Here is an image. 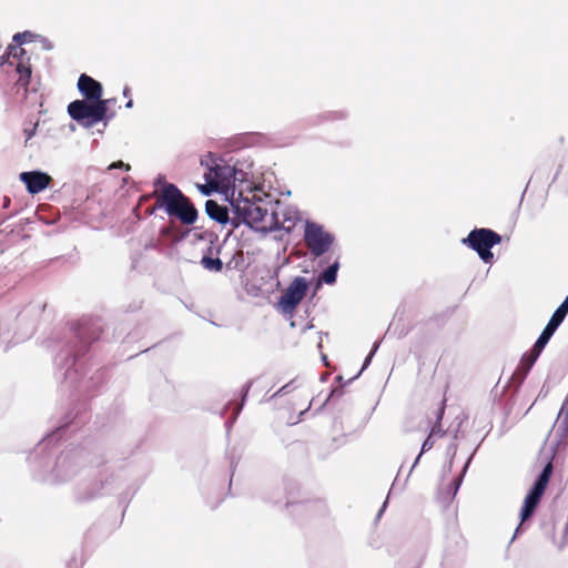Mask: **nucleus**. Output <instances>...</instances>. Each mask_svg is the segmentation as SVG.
Returning a JSON list of instances; mask_svg holds the SVG:
<instances>
[{"label": "nucleus", "mask_w": 568, "mask_h": 568, "mask_svg": "<svg viewBox=\"0 0 568 568\" xmlns=\"http://www.w3.org/2000/svg\"><path fill=\"white\" fill-rule=\"evenodd\" d=\"M78 90L79 92L81 93V95H83L85 98V100H89V101H99V100H103L102 99V94H103V88H102V84L100 82H98L97 80H94L93 78L87 75V74H81L78 79Z\"/></svg>", "instance_id": "f8f14e48"}, {"label": "nucleus", "mask_w": 568, "mask_h": 568, "mask_svg": "<svg viewBox=\"0 0 568 568\" xmlns=\"http://www.w3.org/2000/svg\"><path fill=\"white\" fill-rule=\"evenodd\" d=\"M552 471V466L548 463L538 478L536 479L534 486L530 488L528 494L524 499V505L520 510V523L526 521L534 513L536 506L538 505L550 478Z\"/></svg>", "instance_id": "39448f33"}, {"label": "nucleus", "mask_w": 568, "mask_h": 568, "mask_svg": "<svg viewBox=\"0 0 568 568\" xmlns=\"http://www.w3.org/2000/svg\"><path fill=\"white\" fill-rule=\"evenodd\" d=\"M204 268L212 272H220L223 267V263L220 258L206 257L204 256L201 261Z\"/></svg>", "instance_id": "2eb2a0df"}, {"label": "nucleus", "mask_w": 568, "mask_h": 568, "mask_svg": "<svg viewBox=\"0 0 568 568\" xmlns=\"http://www.w3.org/2000/svg\"><path fill=\"white\" fill-rule=\"evenodd\" d=\"M231 197L227 200L230 209L237 219L235 226L243 223L246 224L248 214L257 206V201H252L248 196H244L242 191H237L235 194L231 193Z\"/></svg>", "instance_id": "9d476101"}, {"label": "nucleus", "mask_w": 568, "mask_h": 568, "mask_svg": "<svg viewBox=\"0 0 568 568\" xmlns=\"http://www.w3.org/2000/svg\"><path fill=\"white\" fill-rule=\"evenodd\" d=\"M538 356H539V354L537 355V349L534 347V354L528 358L529 367L535 363V361L537 359Z\"/></svg>", "instance_id": "412c9836"}, {"label": "nucleus", "mask_w": 568, "mask_h": 568, "mask_svg": "<svg viewBox=\"0 0 568 568\" xmlns=\"http://www.w3.org/2000/svg\"><path fill=\"white\" fill-rule=\"evenodd\" d=\"M236 170L234 166L229 164H215L210 166L207 172L204 173V180L210 181L214 184L219 192L227 201L231 197V193L235 194V178Z\"/></svg>", "instance_id": "20e7f679"}, {"label": "nucleus", "mask_w": 568, "mask_h": 568, "mask_svg": "<svg viewBox=\"0 0 568 568\" xmlns=\"http://www.w3.org/2000/svg\"><path fill=\"white\" fill-rule=\"evenodd\" d=\"M376 349H377V345H375V347L372 351V353L366 357V359L364 362V365H363L361 372L358 373V375L368 366V364L371 363L372 357H373L374 353L376 352Z\"/></svg>", "instance_id": "6ab92c4d"}, {"label": "nucleus", "mask_w": 568, "mask_h": 568, "mask_svg": "<svg viewBox=\"0 0 568 568\" xmlns=\"http://www.w3.org/2000/svg\"><path fill=\"white\" fill-rule=\"evenodd\" d=\"M338 266V263L335 262L327 270H325L322 274V281L326 284H333L336 281Z\"/></svg>", "instance_id": "dca6fc26"}, {"label": "nucleus", "mask_w": 568, "mask_h": 568, "mask_svg": "<svg viewBox=\"0 0 568 568\" xmlns=\"http://www.w3.org/2000/svg\"><path fill=\"white\" fill-rule=\"evenodd\" d=\"M128 92H129V90H128V89H124V90H123V95H124V97H128Z\"/></svg>", "instance_id": "b1692460"}, {"label": "nucleus", "mask_w": 568, "mask_h": 568, "mask_svg": "<svg viewBox=\"0 0 568 568\" xmlns=\"http://www.w3.org/2000/svg\"><path fill=\"white\" fill-rule=\"evenodd\" d=\"M109 100L89 101L75 100L68 105L69 115L80 122L84 128H92L103 121L106 114Z\"/></svg>", "instance_id": "f03ea898"}, {"label": "nucleus", "mask_w": 568, "mask_h": 568, "mask_svg": "<svg viewBox=\"0 0 568 568\" xmlns=\"http://www.w3.org/2000/svg\"><path fill=\"white\" fill-rule=\"evenodd\" d=\"M307 282L304 277H295L277 303L278 310L284 314L292 313L304 298Z\"/></svg>", "instance_id": "6e6552de"}, {"label": "nucleus", "mask_w": 568, "mask_h": 568, "mask_svg": "<svg viewBox=\"0 0 568 568\" xmlns=\"http://www.w3.org/2000/svg\"><path fill=\"white\" fill-rule=\"evenodd\" d=\"M304 240L311 252L321 256L326 253L333 244L334 237L317 223L306 221L304 226Z\"/></svg>", "instance_id": "423d86ee"}, {"label": "nucleus", "mask_w": 568, "mask_h": 568, "mask_svg": "<svg viewBox=\"0 0 568 568\" xmlns=\"http://www.w3.org/2000/svg\"><path fill=\"white\" fill-rule=\"evenodd\" d=\"M133 106V101L132 100H129L126 103H125V108L126 109H131Z\"/></svg>", "instance_id": "5701e85b"}, {"label": "nucleus", "mask_w": 568, "mask_h": 568, "mask_svg": "<svg viewBox=\"0 0 568 568\" xmlns=\"http://www.w3.org/2000/svg\"><path fill=\"white\" fill-rule=\"evenodd\" d=\"M160 199L161 205L169 215L178 216L184 224H193L196 221V209L174 184L164 183Z\"/></svg>", "instance_id": "f257e3e1"}, {"label": "nucleus", "mask_w": 568, "mask_h": 568, "mask_svg": "<svg viewBox=\"0 0 568 568\" xmlns=\"http://www.w3.org/2000/svg\"><path fill=\"white\" fill-rule=\"evenodd\" d=\"M521 524H523V523L518 524V527H516V530H517V531L519 530V527H521Z\"/></svg>", "instance_id": "393cba45"}, {"label": "nucleus", "mask_w": 568, "mask_h": 568, "mask_svg": "<svg viewBox=\"0 0 568 568\" xmlns=\"http://www.w3.org/2000/svg\"><path fill=\"white\" fill-rule=\"evenodd\" d=\"M112 169H125L126 171H129L130 165L123 163L122 161H118V162H113L112 164H110L109 170H112Z\"/></svg>", "instance_id": "a211bd4d"}, {"label": "nucleus", "mask_w": 568, "mask_h": 568, "mask_svg": "<svg viewBox=\"0 0 568 568\" xmlns=\"http://www.w3.org/2000/svg\"><path fill=\"white\" fill-rule=\"evenodd\" d=\"M568 313V295L564 300V302L557 307V310L551 315L549 322L546 327L539 335L538 339L535 343V348L537 349V355L540 354L542 348L546 346L550 337L554 335L558 326L565 320Z\"/></svg>", "instance_id": "1a4fd4ad"}, {"label": "nucleus", "mask_w": 568, "mask_h": 568, "mask_svg": "<svg viewBox=\"0 0 568 568\" xmlns=\"http://www.w3.org/2000/svg\"><path fill=\"white\" fill-rule=\"evenodd\" d=\"M433 446V443L429 439H426L422 445V452L430 449Z\"/></svg>", "instance_id": "4be33fe9"}, {"label": "nucleus", "mask_w": 568, "mask_h": 568, "mask_svg": "<svg viewBox=\"0 0 568 568\" xmlns=\"http://www.w3.org/2000/svg\"><path fill=\"white\" fill-rule=\"evenodd\" d=\"M565 410H566V415L568 416V405L566 406Z\"/></svg>", "instance_id": "bb28decb"}, {"label": "nucleus", "mask_w": 568, "mask_h": 568, "mask_svg": "<svg viewBox=\"0 0 568 568\" xmlns=\"http://www.w3.org/2000/svg\"><path fill=\"white\" fill-rule=\"evenodd\" d=\"M9 63L11 65H16V70L19 74V82L22 85H27L29 83V79L31 77V68L28 64H24L22 62L14 63V61L9 60Z\"/></svg>", "instance_id": "4468645a"}, {"label": "nucleus", "mask_w": 568, "mask_h": 568, "mask_svg": "<svg viewBox=\"0 0 568 568\" xmlns=\"http://www.w3.org/2000/svg\"><path fill=\"white\" fill-rule=\"evenodd\" d=\"M205 211H206V214L210 216V219H212L219 223L224 224L229 220L227 210L220 206L214 201L210 200L205 203Z\"/></svg>", "instance_id": "ddd939ff"}, {"label": "nucleus", "mask_w": 568, "mask_h": 568, "mask_svg": "<svg viewBox=\"0 0 568 568\" xmlns=\"http://www.w3.org/2000/svg\"><path fill=\"white\" fill-rule=\"evenodd\" d=\"M29 34L28 33H17L14 37H13V40L18 43H23L26 38L28 37Z\"/></svg>", "instance_id": "aec40b11"}, {"label": "nucleus", "mask_w": 568, "mask_h": 568, "mask_svg": "<svg viewBox=\"0 0 568 568\" xmlns=\"http://www.w3.org/2000/svg\"><path fill=\"white\" fill-rule=\"evenodd\" d=\"M248 227L256 232L267 233L280 229L278 220L273 212H268L266 205L261 199L258 204L247 216L246 224Z\"/></svg>", "instance_id": "0eeeda50"}, {"label": "nucleus", "mask_w": 568, "mask_h": 568, "mask_svg": "<svg viewBox=\"0 0 568 568\" xmlns=\"http://www.w3.org/2000/svg\"><path fill=\"white\" fill-rule=\"evenodd\" d=\"M20 181L30 194H38L50 185L51 176L41 171H29L20 174Z\"/></svg>", "instance_id": "9b49d317"}, {"label": "nucleus", "mask_w": 568, "mask_h": 568, "mask_svg": "<svg viewBox=\"0 0 568 568\" xmlns=\"http://www.w3.org/2000/svg\"><path fill=\"white\" fill-rule=\"evenodd\" d=\"M500 241V235L489 229H475L462 240V244L475 251L483 262L489 263L494 257L491 248Z\"/></svg>", "instance_id": "7ed1b4c3"}, {"label": "nucleus", "mask_w": 568, "mask_h": 568, "mask_svg": "<svg viewBox=\"0 0 568 568\" xmlns=\"http://www.w3.org/2000/svg\"><path fill=\"white\" fill-rule=\"evenodd\" d=\"M521 524H523V523L518 524V527H516V530H517V531L519 530V527H521Z\"/></svg>", "instance_id": "a878e982"}, {"label": "nucleus", "mask_w": 568, "mask_h": 568, "mask_svg": "<svg viewBox=\"0 0 568 568\" xmlns=\"http://www.w3.org/2000/svg\"><path fill=\"white\" fill-rule=\"evenodd\" d=\"M196 189L202 195L210 196L214 192H219L217 187L210 181H205L204 184H197Z\"/></svg>", "instance_id": "f3484780"}]
</instances>
